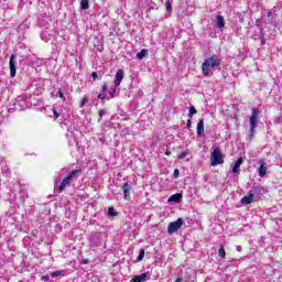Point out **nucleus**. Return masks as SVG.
I'll return each instance as SVG.
<instances>
[{"label":"nucleus","instance_id":"1","mask_svg":"<svg viewBox=\"0 0 282 282\" xmlns=\"http://www.w3.org/2000/svg\"><path fill=\"white\" fill-rule=\"evenodd\" d=\"M221 67V57L220 55H212L207 57L202 64L203 76H210L213 72Z\"/></svg>","mask_w":282,"mask_h":282},{"label":"nucleus","instance_id":"2","mask_svg":"<svg viewBox=\"0 0 282 282\" xmlns=\"http://www.w3.org/2000/svg\"><path fill=\"white\" fill-rule=\"evenodd\" d=\"M80 173V170H74L72 171L59 184L58 186V191L59 193H63L65 191V188H67V186H69V184H72L73 180H76V177H78Z\"/></svg>","mask_w":282,"mask_h":282},{"label":"nucleus","instance_id":"3","mask_svg":"<svg viewBox=\"0 0 282 282\" xmlns=\"http://www.w3.org/2000/svg\"><path fill=\"white\" fill-rule=\"evenodd\" d=\"M249 124H250V135L251 138L254 137L256 129L259 124V110L253 108L251 112V117L249 119Z\"/></svg>","mask_w":282,"mask_h":282},{"label":"nucleus","instance_id":"4","mask_svg":"<svg viewBox=\"0 0 282 282\" xmlns=\"http://www.w3.org/2000/svg\"><path fill=\"white\" fill-rule=\"evenodd\" d=\"M212 166H217L219 164H224V159L221 158V150L216 148L212 154Z\"/></svg>","mask_w":282,"mask_h":282},{"label":"nucleus","instance_id":"5","mask_svg":"<svg viewBox=\"0 0 282 282\" xmlns=\"http://www.w3.org/2000/svg\"><path fill=\"white\" fill-rule=\"evenodd\" d=\"M184 224V219L178 218L176 221L170 223L167 227L169 235H173V232H177L180 228H182Z\"/></svg>","mask_w":282,"mask_h":282},{"label":"nucleus","instance_id":"6","mask_svg":"<svg viewBox=\"0 0 282 282\" xmlns=\"http://www.w3.org/2000/svg\"><path fill=\"white\" fill-rule=\"evenodd\" d=\"M9 67H10V76L11 78H14V76H17V54H11L10 61H9Z\"/></svg>","mask_w":282,"mask_h":282},{"label":"nucleus","instance_id":"7","mask_svg":"<svg viewBox=\"0 0 282 282\" xmlns=\"http://www.w3.org/2000/svg\"><path fill=\"white\" fill-rule=\"evenodd\" d=\"M122 78H124V70L119 69L115 75V87L120 86V83H122Z\"/></svg>","mask_w":282,"mask_h":282},{"label":"nucleus","instance_id":"8","mask_svg":"<svg viewBox=\"0 0 282 282\" xmlns=\"http://www.w3.org/2000/svg\"><path fill=\"white\" fill-rule=\"evenodd\" d=\"M122 191H123V198L124 199H129V195L131 193V184L129 183H123V185L121 186Z\"/></svg>","mask_w":282,"mask_h":282},{"label":"nucleus","instance_id":"9","mask_svg":"<svg viewBox=\"0 0 282 282\" xmlns=\"http://www.w3.org/2000/svg\"><path fill=\"white\" fill-rule=\"evenodd\" d=\"M265 193V188L261 185H253V196L254 197H261V194Z\"/></svg>","mask_w":282,"mask_h":282},{"label":"nucleus","instance_id":"10","mask_svg":"<svg viewBox=\"0 0 282 282\" xmlns=\"http://www.w3.org/2000/svg\"><path fill=\"white\" fill-rule=\"evenodd\" d=\"M254 202V194L252 191L249 192L248 196L241 198V204H252Z\"/></svg>","mask_w":282,"mask_h":282},{"label":"nucleus","instance_id":"11","mask_svg":"<svg viewBox=\"0 0 282 282\" xmlns=\"http://www.w3.org/2000/svg\"><path fill=\"white\" fill-rule=\"evenodd\" d=\"M216 26H217L219 30L226 28V20L224 19L223 15H217V17H216Z\"/></svg>","mask_w":282,"mask_h":282},{"label":"nucleus","instance_id":"12","mask_svg":"<svg viewBox=\"0 0 282 282\" xmlns=\"http://www.w3.org/2000/svg\"><path fill=\"white\" fill-rule=\"evenodd\" d=\"M241 164H243V158H239L234 166H232V173H239V169L241 167Z\"/></svg>","mask_w":282,"mask_h":282},{"label":"nucleus","instance_id":"13","mask_svg":"<svg viewBox=\"0 0 282 282\" xmlns=\"http://www.w3.org/2000/svg\"><path fill=\"white\" fill-rule=\"evenodd\" d=\"M267 173H268V167H265V163L262 162L260 167L258 169V175L259 177H265Z\"/></svg>","mask_w":282,"mask_h":282},{"label":"nucleus","instance_id":"14","mask_svg":"<svg viewBox=\"0 0 282 282\" xmlns=\"http://www.w3.org/2000/svg\"><path fill=\"white\" fill-rule=\"evenodd\" d=\"M197 135H204V119H200L197 123Z\"/></svg>","mask_w":282,"mask_h":282},{"label":"nucleus","instance_id":"15","mask_svg":"<svg viewBox=\"0 0 282 282\" xmlns=\"http://www.w3.org/2000/svg\"><path fill=\"white\" fill-rule=\"evenodd\" d=\"M167 202H176V203L182 202V194L176 193V194L172 195V196L167 199Z\"/></svg>","mask_w":282,"mask_h":282},{"label":"nucleus","instance_id":"16","mask_svg":"<svg viewBox=\"0 0 282 282\" xmlns=\"http://www.w3.org/2000/svg\"><path fill=\"white\" fill-rule=\"evenodd\" d=\"M144 281H147V273H142L140 275H135L132 279V282H144Z\"/></svg>","mask_w":282,"mask_h":282},{"label":"nucleus","instance_id":"17","mask_svg":"<svg viewBox=\"0 0 282 282\" xmlns=\"http://www.w3.org/2000/svg\"><path fill=\"white\" fill-rule=\"evenodd\" d=\"M148 54L149 51L147 48H143L139 53H137V58H139V61H142V58H144Z\"/></svg>","mask_w":282,"mask_h":282},{"label":"nucleus","instance_id":"18","mask_svg":"<svg viewBox=\"0 0 282 282\" xmlns=\"http://www.w3.org/2000/svg\"><path fill=\"white\" fill-rule=\"evenodd\" d=\"M80 8L82 10H89V0H82Z\"/></svg>","mask_w":282,"mask_h":282},{"label":"nucleus","instance_id":"19","mask_svg":"<svg viewBox=\"0 0 282 282\" xmlns=\"http://www.w3.org/2000/svg\"><path fill=\"white\" fill-rule=\"evenodd\" d=\"M218 256L221 257V259H226V249H224V245L220 246Z\"/></svg>","mask_w":282,"mask_h":282},{"label":"nucleus","instance_id":"20","mask_svg":"<svg viewBox=\"0 0 282 282\" xmlns=\"http://www.w3.org/2000/svg\"><path fill=\"white\" fill-rule=\"evenodd\" d=\"M65 275V271H54L51 273L52 279H56V276Z\"/></svg>","mask_w":282,"mask_h":282},{"label":"nucleus","instance_id":"21","mask_svg":"<svg viewBox=\"0 0 282 282\" xmlns=\"http://www.w3.org/2000/svg\"><path fill=\"white\" fill-rule=\"evenodd\" d=\"M195 113H197V109H195V106L189 107V112H188L189 118H193Z\"/></svg>","mask_w":282,"mask_h":282},{"label":"nucleus","instance_id":"22","mask_svg":"<svg viewBox=\"0 0 282 282\" xmlns=\"http://www.w3.org/2000/svg\"><path fill=\"white\" fill-rule=\"evenodd\" d=\"M108 215H110L111 217H116V215H118V213H116V208L109 207L108 208Z\"/></svg>","mask_w":282,"mask_h":282},{"label":"nucleus","instance_id":"23","mask_svg":"<svg viewBox=\"0 0 282 282\" xmlns=\"http://www.w3.org/2000/svg\"><path fill=\"white\" fill-rule=\"evenodd\" d=\"M267 17L269 19V23H273V21H274V13H272V11H269L267 13Z\"/></svg>","mask_w":282,"mask_h":282},{"label":"nucleus","instance_id":"24","mask_svg":"<svg viewBox=\"0 0 282 282\" xmlns=\"http://www.w3.org/2000/svg\"><path fill=\"white\" fill-rule=\"evenodd\" d=\"M142 259H144V249L140 250L137 261H142Z\"/></svg>","mask_w":282,"mask_h":282},{"label":"nucleus","instance_id":"25","mask_svg":"<svg viewBox=\"0 0 282 282\" xmlns=\"http://www.w3.org/2000/svg\"><path fill=\"white\" fill-rule=\"evenodd\" d=\"M186 155H188V151H183L178 154V160H184V158H186Z\"/></svg>","mask_w":282,"mask_h":282},{"label":"nucleus","instance_id":"26","mask_svg":"<svg viewBox=\"0 0 282 282\" xmlns=\"http://www.w3.org/2000/svg\"><path fill=\"white\" fill-rule=\"evenodd\" d=\"M56 96H57L58 98H62V100H65V95H64L61 90H58V91L56 93Z\"/></svg>","mask_w":282,"mask_h":282},{"label":"nucleus","instance_id":"27","mask_svg":"<svg viewBox=\"0 0 282 282\" xmlns=\"http://www.w3.org/2000/svg\"><path fill=\"white\" fill-rule=\"evenodd\" d=\"M97 98H98V100H105V98H107V96L105 94H98Z\"/></svg>","mask_w":282,"mask_h":282},{"label":"nucleus","instance_id":"28","mask_svg":"<svg viewBox=\"0 0 282 282\" xmlns=\"http://www.w3.org/2000/svg\"><path fill=\"white\" fill-rule=\"evenodd\" d=\"M87 97H84L80 101V107H85V105H87Z\"/></svg>","mask_w":282,"mask_h":282},{"label":"nucleus","instance_id":"29","mask_svg":"<svg viewBox=\"0 0 282 282\" xmlns=\"http://www.w3.org/2000/svg\"><path fill=\"white\" fill-rule=\"evenodd\" d=\"M113 94H116V88L109 90L110 98H113Z\"/></svg>","mask_w":282,"mask_h":282},{"label":"nucleus","instance_id":"30","mask_svg":"<svg viewBox=\"0 0 282 282\" xmlns=\"http://www.w3.org/2000/svg\"><path fill=\"white\" fill-rule=\"evenodd\" d=\"M171 6H172V4H171V1H166V2H165V8H166V10H171Z\"/></svg>","mask_w":282,"mask_h":282},{"label":"nucleus","instance_id":"31","mask_svg":"<svg viewBox=\"0 0 282 282\" xmlns=\"http://www.w3.org/2000/svg\"><path fill=\"white\" fill-rule=\"evenodd\" d=\"M42 281L46 282V281H50V275H43L41 278Z\"/></svg>","mask_w":282,"mask_h":282},{"label":"nucleus","instance_id":"32","mask_svg":"<svg viewBox=\"0 0 282 282\" xmlns=\"http://www.w3.org/2000/svg\"><path fill=\"white\" fill-rule=\"evenodd\" d=\"M174 177H180V170H174Z\"/></svg>","mask_w":282,"mask_h":282},{"label":"nucleus","instance_id":"33","mask_svg":"<svg viewBox=\"0 0 282 282\" xmlns=\"http://www.w3.org/2000/svg\"><path fill=\"white\" fill-rule=\"evenodd\" d=\"M193 124V121L191 119L187 120V129H191V126Z\"/></svg>","mask_w":282,"mask_h":282},{"label":"nucleus","instance_id":"34","mask_svg":"<svg viewBox=\"0 0 282 282\" xmlns=\"http://www.w3.org/2000/svg\"><path fill=\"white\" fill-rule=\"evenodd\" d=\"M53 113H54V118H59L61 116L56 110H53Z\"/></svg>","mask_w":282,"mask_h":282},{"label":"nucleus","instance_id":"35","mask_svg":"<svg viewBox=\"0 0 282 282\" xmlns=\"http://www.w3.org/2000/svg\"><path fill=\"white\" fill-rule=\"evenodd\" d=\"M91 77H93V78H98V73L93 72V73H91Z\"/></svg>","mask_w":282,"mask_h":282},{"label":"nucleus","instance_id":"36","mask_svg":"<svg viewBox=\"0 0 282 282\" xmlns=\"http://www.w3.org/2000/svg\"><path fill=\"white\" fill-rule=\"evenodd\" d=\"M105 110H99V116H100V118H102V116H105Z\"/></svg>","mask_w":282,"mask_h":282},{"label":"nucleus","instance_id":"37","mask_svg":"<svg viewBox=\"0 0 282 282\" xmlns=\"http://www.w3.org/2000/svg\"><path fill=\"white\" fill-rule=\"evenodd\" d=\"M101 91H107V84L101 87Z\"/></svg>","mask_w":282,"mask_h":282},{"label":"nucleus","instance_id":"38","mask_svg":"<svg viewBox=\"0 0 282 282\" xmlns=\"http://www.w3.org/2000/svg\"><path fill=\"white\" fill-rule=\"evenodd\" d=\"M237 252H241V246L236 247Z\"/></svg>","mask_w":282,"mask_h":282},{"label":"nucleus","instance_id":"39","mask_svg":"<svg viewBox=\"0 0 282 282\" xmlns=\"http://www.w3.org/2000/svg\"><path fill=\"white\" fill-rule=\"evenodd\" d=\"M174 282H184L182 278H177Z\"/></svg>","mask_w":282,"mask_h":282},{"label":"nucleus","instance_id":"40","mask_svg":"<svg viewBox=\"0 0 282 282\" xmlns=\"http://www.w3.org/2000/svg\"><path fill=\"white\" fill-rule=\"evenodd\" d=\"M55 184H58V180H55Z\"/></svg>","mask_w":282,"mask_h":282},{"label":"nucleus","instance_id":"41","mask_svg":"<svg viewBox=\"0 0 282 282\" xmlns=\"http://www.w3.org/2000/svg\"><path fill=\"white\" fill-rule=\"evenodd\" d=\"M263 43H265V41L262 40V45H263Z\"/></svg>","mask_w":282,"mask_h":282}]
</instances>
